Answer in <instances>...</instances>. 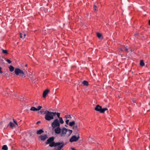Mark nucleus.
<instances>
[{
    "label": "nucleus",
    "mask_w": 150,
    "mask_h": 150,
    "mask_svg": "<svg viewBox=\"0 0 150 150\" xmlns=\"http://www.w3.org/2000/svg\"><path fill=\"white\" fill-rule=\"evenodd\" d=\"M54 137H50L46 142V144H49V146L51 147H55L57 146H59L60 143H55L54 142Z\"/></svg>",
    "instance_id": "nucleus-1"
},
{
    "label": "nucleus",
    "mask_w": 150,
    "mask_h": 150,
    "mask_svg": "<svg viewBox=\"0 0 150 150\" xmlns=\"http://www.w3.org/2000/svg\"><path fill=\"white\" fill-rule=\"evenodd\" d=\"M44 113L45 114V118L46 120L50 121L54 118L53 116L51 113V112L46 111Z\"/></svg>",
    "instance_id": "nucleus-2"
},
{
    "label": "nucleus",
    "mask_w": 150,
    "mask_h": 150,
    "mask_svg": "<svg viewBox=\"0 0 150 150\" xmlns=\"http://www.w3.org/2000/svg\"><path fill=\"white\" fill-rule=\"evenodd\" d=\"M60 124L59 120L57 119H55L51 124L52 129L53 130L56 127L60 126Z\"/></svg>",
    "instance_id": "nucleus-3"
},
{
    "label": "nucleus",
    "mask_w": 150,
    "mask_h": 150,
    "mask_svg": "<svg viewBox=\"0 0 150 150\" xmlns=\"http://www.w3.org/2000/svg\"><path fill=\"white\" fill-rule=\"evenodd\" d=\"M15 72L16 75H19L21 76H23L24 74V72L19 68H16L15 70Z\"/></svg>",
    "instance_id": "nucleus-4"
},
{
    "label": "nucleus",
    "mask_w": 150,
    "mask_h": 150,
    "mask_svg": "<svg viewBox=\"0 0 150 150\" xmlns=\"http://www.w3.org/2000/svg\"><path fill=\"white\" fill-rule=\"evenodd\" d=\"M79 138L80 137L78 134L77 137H76V136L74 135L70 139L69 141L71 142H76Z\"/></svg>",
    "instance_id": "nucleus-5"
},
{
    "label": "nucleus",
    "mask_w": 150,
    "mask_h": 150,
    "mask_svg": "<svg viewBox=\"0 0 150 150\" xmlns=\"http://www.w3.org/2000/svg\"><path fill=\"white\" fill-rule=\"evenodd\" d=\"M58 143H60L59 145L60 146H59L58 147H55L54 149V150H60L62 149V148L64 145L66 144V143L64 144V143L63 142H59Z\"/></svg>",
    "instance_id": "nucleus-6"
},
{
    "label": "nucleus",
    "mask_w": 150,
    "mask_h": 150,
    "mask_svg": "<svg viewBox=\"0 0 150 150\" xmlns=\"http://www.w3.org/2000/svg\"><path fill=\"white\" fill-rule=\"evenodd\" d=\"M68 129H67L65 127H63L62 128V133L61 134V136H63V135L66 134V132L67 131Z\"/></svg>",
    "instance_id": "nucleus-7"
},
{
    "label": "nucleus",
    "mask_w": 150,
    "mask_h": 150,
    "mask_svg": "<svg viewBox=\"0 0 150 150\" xmlns=\"http://www.w3.org/2000/svg\"><path fill=\"white\" fill-rule=\"evenodd\" d=\"M39 137L40 138L41 140L44 141L47 138V135L46 134H45L43 135L40 136Z\"/></svg>",
    "instance_id": "nucleus-8"
},
{
    "label": "nucleus",
    "mask_w": 150,
    "mask_h": 150,
    "mask_svg": "<svg viewBox=\"0 0 150 150\" xmlns=\"http://www.w3.org/2000/svg\"><path fill=\"white\" fill-rule=\"evenodd\" d=\"M49 92V90L48 89H47L44 91L43 93V97L44 98H45Z\"/></svg>",
    "instance_id": "nucleus-9"
},
{
    "label": "nucleus",
    "mask_w": 150,
    "mask_h": 150,
    "mask_svg": "<svg viewBox=\"0 0 150 150\" xmlns=\"http://www.w3.org/2000/svg\"><path fill=\"white\" fill-rule=\"evenodd\" d=\"M102 109V107L100 106L99 105H97L95 108V110L96 111L99 112H100V110Z\"/></svg>",
    "instance_id": "nucleus-10"
},
{
    "label": "nucleus",
    "mask_w": 150,
    "mask_h": 150,
    "mask_svg": "<svg viewBox=\"0 0 150 150\" xmlns=\"http://www.w3.org/2000/svg\"><path fill=\"white\" fill-rule=\"evenodd\" d=\"M61 130L60 127V126L57 127L54 129L55 133L57 134H59L61 132Z\"/></svg>",
    "instance_id": "nucleus-11"
},
{
    "label": "nucleus",
    "mask_w": 150,
    "mask_h": 150,
    "mask_svg": "<svg viewBox=\"0 0 150 150\" xmlns=\"http://www.w3.org/2000/svg\"><path fill=\"white\" fill-rule=\"evenodd\" d=\"M127 46H124L122 47V48H120V50L122 51L125 50L127 52H128L129 49L127 48Z\"/></svg>",
    "instance_id": "nucleus-12"
},
{
    "label": "nucleus",
    "mask_w": 150,
    "mask_h": 150,
    "mask_svg": "<svg viewBox=\"0 0 150 150\" xmlns=\"http://www.w3.org/2000/svg\"><path fill=\"white\" fill-rule=\"evenodd\" d=\"M82 83L83 84L84 86H87L88 85V83L87 81L84 80L82 82Z\"/></svg>",
    "instance_id": "nucleus-13"
},
{
    "label": "nucleus",
    "mask_w": 150,
    "mask_h": 150,
    "mask_svg": "<svg viewBox=\"0 0 150 150\" xmlns=\"http://www.w3.org/2000/svg\"><path fill=\"white\" fill-rule=\"evenodd\" d=\"M44 132V131L42 129L37 131V134H40Z\"/></svg>",
    "instance_id": "nucleus-14"
},
{
    "label": "nucleus",
    "mask_w": 150,
    "mask_h": 150,
    "mask_svg": "<svg viewBox=\"0 0 150 150\" xmlns=\"http://www.w3.org/2000/svg\"><path fill=\"white\" fill-rule=\"evenodd\" d=\"M108 109L107 108H102V109L100 111V112L101 113H104L105 111L107 110Z\"/></svg>",
    "instance_id": "nucleus-15"
},
{
    "label": "nucleus",
    "mask_w": 150,
    "mask_h": 150,
    "mask_svg": "<svg viewBox=\"0 0 150 150\" xmlns=\"http://www.w3.org/2000/svg\"><path fill=\"white\" fill-rule=\"evenodd\" d=\"M9 70L11 71L12 72L14 71V68L13 66L11 65L9 67Z\"/></svg>",
    "instance_id": "nucleus-16"
},
{
    "label": "nucleus",
    "mask_w": 150,
    "mask_h": 150,
    "mask_svg": "<svg viewBox=\"0 0 150 150\" xmlns=\"http://www.w3.org/2000/svg\"><path fill=\"white\" fill-rule=\"evenodd\" d=\"M75 122L74 121H72L71 122H70L69 123V126L71 127H72L75 125Z\"/></svg>",
    "instance_id": "nucleus-17"
},
{
    "label": "nucleus",
    "mask_w": 150,
    "mask_h": 150,
    "mask_svg": "<svg viewBox=\"0 0 150 150\" xmlns=\"http://www.w3.org/2000/svg\"><path fill=\"white\" fill-rule=\"evenodd\" d=\"M30 110L31 111H38L37 108H35L34 107H32L30 108Z\"/></svg>",
    "instance_id": "nucleus-18"
},
{
    "label": "nucleus",
    "mask_w": 150,
    "mask_h": 150,
    "mask_svg": "<svg viewBox=\"0 0 150 150\" xmlns=\"http://www.w3.org/2000/svg\"><path fill=\"white\" fill-rule=\"evenodd\" d=\"M2 149L4 150H7L8 149V148L6 145H4L3 146Z\"/></svg>",
    "instance_id": "nucleus-19"
},
{
    "label": "nucleus",
    "mask_w": 150,
    "mask_h": 150,
    "mask_svg": "<svg viewBox=\"0 0 150 150\" xmlns=\"http://www.w3.org/2000/svg\"><path fill=\"white\" fill-rule=\"evenodd\" d=\"M73 129L75 130L78 131L79 130L78 125H76L75 126H74L73 127Z\"/></svg>",
    "instance_id": "nucleus-20"
},
{
    "label": "nucleus",
    "mask_w": 150,
    "mask_h": 150,
    "mask_svg": "<svg viewBox=\"0 0 150 150\" xmlns=\"http://www.w3.org/2000/svg\"><path fill=\"white\" fill-rule=\"evenodd\" d=\"M8 125H9L12 128L15 125L12 122H10Z\"/></svg>",
    "instance_id": "nucleus-21"
},
{
    "label": "nucleus",
    "mask_w": 150,
    "mask_h": 150,
    "mask_svg": "<svg viewBox=\"0 0 150 150\" xmlns=\"http://www.w3.org/2000/svg\"><path fill=\"white\" fill-rule=\"evenodd\" d=\"M140 65L142 67H143L144 66V63L143 60H141L140 61Z\"/></svg>",
    "instance_id": "nucleus-22"
},
{
    "label": "nucleus",
    "mask_w": 150,
    "mask_h": 150,
    "mask_svg": "<svg viewBox=\"0 0 150 150\" xmlns=\"http://www.w3.org/2000/svg\"><path fill=\"white\" fill-rule=\"evenodd\" d=\"M68 131V136H70V134L72 133V130H70V129H68L67 130Z\"/></svg>",
    "instance_id": "nucleus-23"
},
{
    "label": "nucleus",
    "mask_w": 150,
    "mask_h": 150,
    "mask_svg": "<svg viewBox=\"0 0 150 150\" xmlns=\"http://www.w3.org/2000/svg\"><path fill=\"white\" fill-rule=\"evenodd\" d=\"M59 122L61 124H62L64 123V122L62 120V117H60L59 118Z\"/></svg>",
    "instance_id": "nucleus-24"
},
{
    "label": "nucleus",
    "mask_w": 150,
    "mask_h": 150,
    "mask_svg": "<svg viewBox=\"0 0 150 150\" xmlns=\"http://www.w3.org/2000/svg\"><path fill=\"white\" fill-rule=\"evenodd\" d=\"M2 50L3 53L6 54H8L7 51L6 50L2 49Z\"/></svg>",
    "instance_id": "nucleus-25"
},
{
    "label": "nucleus",
    "mask_w": 150,
    "mask_h": 150,
    "mask_svg": "<svg viewBox=\"0 0 150 150\" xmlns=\"http://www.w3.org/2000/svg\"><path fill=\"white\" fill-rule=\"evenodd\" d=\"M97 35L98 37L100 39L101 37V34L100 33H97Z\"/></svg>",
    "instance_id": "nucleus-26"
},
{
    "label": "nucleus",
    "mask_w": 150,
    "mask_h": 150,
    "mask_svg": "<svg viewBox=\"0 0 150 150\" xmlns=\"http://www.w3.org/2000/svg\"><path fill=\"white\" fill-rule=\"evenodd\" d=\"M20 38H22L23 37H25L26 36V35L25 34H23L20 33Z\"/></svg>",
    "instance_id": "nucleus-27"
},
{
    "label": "nucleus",
    "mask_w": 150,
    "mask_h": 150,
    "mask_svg": "<svg viewBox=\"0 0 150 150\" xmlns=\"http://www.w3.org/2000/svg\"><path fill=\"white\" fill-rule=\"evenodd\" d=\"M51 113L53 116V117H54L55 115H56L57 114V112H51Z\"/></svg>",
    "instance_id": "nucleus-28"
},
{
    "label": "nucleus",
    "mask_w": 150,
    "mask_h": 150,
    "mask_svg": "<svg viewBox=\"0 0 150 150\" xmlns=\"http://www.w3.org/2000/svg\"><path fill=\"white\" fill-rule=\"evenodd\" d=\"M65 117H66L67 119L68 118H71V117L70 115H67L65 116Z\"/></svg>",
    "instance_id": "nucleus-29"
},
{
    "label": "nucleus",
    "mask_w": 150,
    "mask_h": 150,
    "mask_svg": "<svg viewBox=\"0 0 150 150\" xmlns=\"http://www.w3.org/2000/svg\"><path fill=\"white\" fill-rule=\"evenodd\" d=\"M56 115H57V116L58 117V118L60 117V113L57 112Z\"/></svg>",
    "instance_id": "nucleus-30"
},
{
    "label": "nucleus",
    "mask_w": 150,
    "mask_h": 150,
    "mask_svg": "<svg viewBox=\"0 0 150 150\" xmlns=\"http://www.w3.org/2000/svg\"><path fill=\"white\" fill-rule=\"evenodd\" d=\"M6 61L8 62V63L9 64H10L11 63V61L9 59H7L6 60Z\"/></svg>",
    "instance_id": "nucleus-31"
},
{
    "label": "nucleus",
    "mask_w": 150,
    "mask_h": 150,
    "mask_svg": "<svg viewBox=\"0 0 150 150\" xmlns=\"http://www.w3.org/2000/svg\"><path fill=\"white\" fill-rule=\"evenodd\" d=\"M42 107L41 106H39L38 107V108H37L38 110V111L41 109L42 108Z\"/></svg>",
    "instance_id": "nucleus-32"
},
{
    "label": "nucleus",
    "mask_w": 150,
    "mask_h": 150,
    "mask_svg": "<svg viewBox=\"0 0 150 150\" xmlns=\"http://www.w3.org/2000/svg\"><path fill=\"white\" fill-rule=\"evenodd\" d=\"M69 120H67L66 121V124L68 125L69 124Z\"/></svg>",
    "instance_id": "nucleus-33"
},
{
    "label": "nucleus",
    "mask_w": 150,
    "mask_h": 150,
    "mask_svg": "<svg viewBox=\"0 0 150 150\" xmlns=\"http://www.w3.org/2000/svg\"><path fill=\"white\" fill-rule=\"evenodd\" d=\"M13 120L14 122L18 126V125L17 123L16 122V121L14 119H13Z\"/></svg>",
    "instance_id": "nucleus-34"
},
{
    "label": "nucleus",
    "mask_w": 150,
    "mask_h": 150,
    "mask_svg": "<svg viewBox=\"0 0 150 150\" xmlns=\"http://www.w3.org/2000/svg\"><path fill=\"white\" fill-rule=\"evenodd\" d=\"M97 8V7L95 5H94L93 6V8L94 9V10H97V9H96V8Z\"/></svg>",
    "instance_id": "nucleus-35"
},
{
    "label": "nucleus",
    "mask_w": 150,
    "mask_h": 150,
    "mask_svg": "<svg viewBox=\"0 0 150 150\" xmlns=\"http://www.w3.org/2000/svg\"><path fill=\"white\" fill-rule=\"evenodd\" d=\"M1 67H0V73H3V72H2V71H1Z\"/></svg>",
    "instance_id": "nucleus-36"
},
{
    "label": "nucleus",
    "mask_w": 150,
    "mask_h": 150,
    "mask_svg": "<svg viewBox=\"0 0 150 150\" xmlns=\"http://www.w3.org/2000/svg\"><path fill=\"white\" fill-rule=\"evenodd\" d=\"M40 121H38L36 123V124H39V123H40Z\"/></svg>",
    "instance_id": "nucleus-37"
},
{
    "label": "nucleus",
    "mask_w": 150,
    "mask_h": 150,
    "mask_svg": "<svg viewBox=\"0 0 150 150\" xmlns=\"http://www.w3.org/2000/svg\"><path fill=\"white\" fill-rule=\"evenodd\" d=\"M132 102L133 103H135V100H133Z\"/></svg>",
    "instance_id": "nucleus-38"
},
{
    "label": "nucleus",
    "mask_w": 150,
    "mask_h": 150,
    "mask_svg": "<svg viewBox=\"0 0 150 150\" xmlns=\"http://www.w3.org/2000/svg\"><path fill=\"white\" fill-rule=\"evenodd\" d=\"M71 149L72 150H76L73 148H71Z\"/></svg>",
    "instance_id": "nucleus-39"
},
{
    "label": "nucleus",
    "mask_w": 150,
    "mask_h": 150,
    "mask_svg": "<svg viewBox=\"0 0 150 150\" xmlns=\"http://www.w3.org/2000/svg\"><path fill=\"white\" fill-rule=\"evenodd\" d=\"M149 24L150 25V20L149 21Z\"/></svg>",
    "instance_id": "nucleus-40"
},
{
    "label": "nucleus",
    "mask_w": 150,
    "mask_h": 150,
    "mask_svg": "<svg viewBox=\"0 0 150 150\" xmlns=\"http://www.w3.org/2000/svg\"><path fill=\"white\" fill-rule=\"evenodd\" d=\"M27 64H26V65H25V67H27Z\"/></svg>",
    "instance_id": "nucleus-41"
},
{
    "label": "nucleus",
    "mask_w": 150,
    "mask_h": 150,
    "mask_svg": "<svg viewBox=\"0 0 150 150\" xmlns=\"http://www.w3.org/2000/svg\"><path fill=\"white\" fill-rule=\"evenodd\" d=\"M40 112L42 113V111H40Z\"/></svg>",
    "instance_id": "nucleus-42"
},
{
    "label": "nucleus",
    "mask_w": 150,
    "mask_h": 150,
    "mask_svg": "<svg viewBox=\"0 0 150 150\" xmlns=\"http://www.w3.org/2000/svg\"><path fill=\"white\" fill-rule=\"evenodd\" d=\"M65 126L66 127H67V125H65Z\"/></svg>",
    "instance_id": "nucleus-43"
},
{
    "label": "nucleus",
    "mask_w": 150,
    "mask_h": 150,
    "mask_svg": "<svg viewBox=\"0 0 150 150\" xmlns=\"http://www.w3.org/2000/svg\"><path fill=\"white\" fill-rule=\"evenodd\" d=\"M35 105H37V103H35Z\"/></svg>",
    "instance_id": "nucleus-44"
},
{
    "label": "nucleus",
    "mask_w": 150,
    "mask_h": 150,
    "mask_svg": "<svg viewBox=\"0 0 150 150\" xmlns=\"http://www.w3.org/2000/svg\"><path fill=\"white\" fill-rule=\"evenodd\" d=\"M21 99H22V97L21 96Z\"/></svg>",
    "instance_id": "nucleus-45"
}]
</instances>
